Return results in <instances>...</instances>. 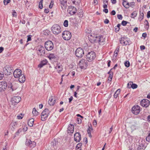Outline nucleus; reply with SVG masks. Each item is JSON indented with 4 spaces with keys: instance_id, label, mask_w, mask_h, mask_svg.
Here are the masks:
<instances>
[{
    "instance_id": "a19ab883",
    "label": "nucleus",
    "mask_w": 150,
    "mask_h": 150,
    "mask_svg": "<svg viewBox=\"0 0 150 150\" xmlns=\"http://www.w3.org/2000/svg\"><path fill=\"white\" fill-rule=\"evenodd\" d=\"M42 1L43 0H41L39 2V7L41 9L42 8L43 6H42Z\"/></svg>"
},
{
    "instance_id": "c85d7f7f",
    "label": "nucleus",
    "mask_w": 150,
    "mask_h": 150,
    "mask_svg": "<svg viewBox=\"0 0 150 150\" xmlns=\"http://www.w3.org/2000/svg\"><path fill=\"white\" fill-rule=\"evenodd\" d=\"M32 113L34 116H37L38 115L39 113L36 110L35 108H34L33 109Z\"/></svg>"
},
{
    "instance_id": "603ef678",
    "label": "nucleus",
    "mask_w": 150,
    "mask_h": 150,
    "mask_svg": "<svg viewBox=\"0 0 150 150\" xmlns=\"http://www.w3.org/2000/svg\"><path fill=\"white\" fill-rule=\"evenodd\" d=\"M77 120V123L78 124H80L81 122V119L79 118H77L76 119Z\"/></svg>"
},
{
    "instance_id": "72a5a7b5",
    "label": "nucleus",
    "mask_w": 150,
    "mask_h": 150,
    "mask_svg": "<svg viewBox=\"0 0 150 150\" xmlns=\"http://www.w3.org/2000/svg\"><path fill=\"white\" fill-rule=\"evenodd\" d=\"M58 144V142L56 141V140L54 139L53 141H52L51 143V144L53 147L56 146Z\"/></svg>"
},
{
    "instance_id": "6e6d98bb",
    "label": "nucleus",
    "mask_w": 150,
    "mask_h": 150,
    "mask_svg": "<svg viewBox=\"0 0 150 150\" xmlns=\"http://www.w3.org/2000/svg\"><path fill=\"white\" fill-rule=\"evenodd\" d=\"M82 144L81 143H78L76 145V148H81V146H82Z\"/></svg>"
},
{
    "instance_id": "4be33fe9",
    "label": "nucleus",
    "mask_w": 150,
    "mask_h": 150,
    "mask_svg": "<svg viewBox=\"0 0 150 150\" xmlns=\"http://www.w3.org/2000/svg\"><path fill=\"white\" fill-rule=\"evenodd\" d=\"M48 103L50 105H53L55 103V100L53 99L52 97H51L50 98Z\"/></svg>"
},
{
    "instance_id": "58836bf2",
    "label": "nucleus",
    "mask_w": 150,
    "mask_h": 150,
    "mask_svg": "<svg viewBox=\"0 0 150 150\" xmlns=\"http://www.w3.org/2000/svg\"><path fill=\"white\" fill-rule=\"evenodd\" d=\"M23 130L24 132H26L28 129V127L25 124L23 125Z\"/></svg>"
},
{
    "instance_id": "6ab92c4d",
    "label": "nucleus",
    "mask_w": 150,
    "mask_h": 150,
    "mask_svg": "<svg viewBox=\"0 0 150 150\" xmlns=\"http://www.w3.org/2000/svg\"><path fill=\"white\" fill-rule=\"evenodd\" d=\"M93 129L91 126V124H90L88 125V128L87 129V133L88 136L91 138L92 136L91 135V132L93 131Z\"/></svg>"
},
{
    "instance_id": "5fc2aeb1",
    "label": "nucleus",
    "mask_w": 150,
    "mask_h": 150,
    "mask_svg": "<svg viewBox=\"0 0 150 150\" xmlns=\"http://www.w3.org/2000/svg\"><path fill=\"white\" fill-rule=\"evenodd\" d=\"M4 74L3 72L0 73V80L2 79L4 77Z\"/></svg>"
},
{
    "instance_id": "20e7f679",
    "label": "nucleus",
    "mask_w": 150,
    "mask_h": 150,
    "mask_svg": "<svg viewBox=\"0 0 150 150\" xmlns=\"http://www.w3.org/2000/svg\"><path fill=\"white\" fill-rule=\"evenodd\" d=\"M45 47L48 51H50L54 48V45L53 42L49 40L46 42L45 44Z\"/></svg>"
},
{
    "instance_id": "e2e57ef3",
    "label": "nucleus",
    "mask_w": 150,
    "mask_h": 150,
    "mask_svg": "<svg viewBox=\"0 0 150 150\" xmlns=\"http://www.w3.org/2000/svg\"><path fill=\"white\" fill-rule=\"evenodd\" d=\"M147 17L148 18H149L150 17V11H149L147 12Z\"/></svg>"
},
{
    "instance_id": "1a4fd4ad",
    "label": "nucleus",
    "mask_w": 150,
    "mask_h": 150,
    "mask_svg": "<svg viewBox=\"0 0 150 150\" xmlns=\"http://www.w3.org/2000/svg\"><path fill=\"white\" fill-rule=\"evenodd\" d=\"M3 71L5 75H8L12 74L11 72H13V70L9 66H6L3 69Z\"/></svg>"
},
{
    "instance_id": "a18cd8bd",
    "label": "nucleus",
    "mask_w": 150,
    "mask_h": 150,
    "mask_svg": "<svg viewBox=\"0 0 150 150\" xmlns=\"http://www.w3.org/2000/svg\"><path fill=\"white\" fill-rule=\"evenodd\" d=\"M10 2V0H4V3L5 5H7Z\"/></svg>"
},
{
    "instance_id": "393cba45",
    "label": "nucleus",
    "mask_w": 150,
    "mask_h": 150,
    "mask_svg": "<svg viewBox=\"0 0 150 150\" xmlns=\"http://www.w3.org/2000/svg\"><path fill=\"white\" fill-rule=\"evenodd\" d=\"M34 121V119L33 118L29 119L28 122V125L30 127L33 126Z\"/></svg>"
},
{
    "instance_id": "2f4dec72",
    "label": "nucleus",
    "mask_w": 150,
    "mask_h": 150,
    "mask_svg": "<svg viewBox=\"0 0 150 150\" xmlns=\"http://www.w3.org/2000/svg\"><path fill=\"white\" fill-rule=\"evenodd\" d=\"M120 43L122 44L123 45H125V42L124 41V37H122L120 38Z\"/></svg>"
},
{
    "instance_id": "13d9d810",
    "label": "nucleus",
    "mask_w": 150,
    "mask_h": 150,
    "mask_svg": "<svg viewBox=\"0 0 150 150\" xmlns=\"http://www.w3.org/2000/svg\"><path fill=\"white\" fill-rule=\"evenodd\" d=\"M55 68L56 69H61V68L62 69H63V68L62 67V66L61 65H57L55 67Z\"/></svg>"
},
{
    "instance_id": "de8ad7c7",
    "label": "nucleus",
    "mask_w": 150,
    "mask_h": 150,
    "mask_svg": "<svg viewBox=\"0 0 150 150\" xmlns=\"http://www.w3.org/2000/svg\"><path fill=\"white\" fill-rule=\"evenodd\" d=\"M22 131V129L21 128H20L19 129L17 132L16 133V135H18L20 133H21Z\"/></svg>"
},
{
    "instance_id": "bb28decb",
    "label": "nucleus",
    "mask_w": 150,
    "mask_h": 150,
    "mask_svg": "<svg viewBox=\"0 0 150 150\" xmlns=\"http://www.w3.org/2000/svg\"><path fill=\"white\" fill-rule=\"evenodd\" d=\"M122 5L126 8H129L130 6L129 3V2L126 1V0L123 1Z\"/></svg>"
},
{
    "instance_id": "412c9836",
    "label": "nucleus",
    "mask_w": 150,
    "mask_h": 150,
    "mask_svg": "<svg viewBox=\"0 0 150 150\" xmlns=\"http://www.w3.org/2000/svg\"><path fill=\"white\" fill-rule=\"evenodd\" d=\"M84 65V59H82L79 62L78 66L81 69H83Z\"/></svg>"
},
{
    "instance_id": "4d7b16f0",
    "label": "nucleus",
    "mask_w": 150,
    "mask_h": 150,
    "mask_svg": "<svg viewBox=\"0 0 150 150\" xmlns=\"http://www.w3.org/2000/svg\"><path fill=\"white\" fill-rule=\"evenodd\" d=\"M118 18L120 20H122V16L121 14H118L117 16Z\"/></svg>"
},
{
    "instance_id": "aec40b11",
    "label": "nucleus",
    "mask_w": 150,
    "mask_h": 150,
    "mask_svg": "<svg viewBox=\"0 0 150 150\" xmlns=\"http://www.w3.org/2000/svg\"><path fill=\"white\" fill-rule=\"evenodd\" d=\"M18 81L21 83H23L24 82L25 80V76L23 74L20 76L18 78Z\"/></svg>"
},
{
    "instance_id": "37998d69",
    "label": "nucleus",
    "mask_w": 150,
    "mask_h": 150,
    "mask_svg": "<svg viewBox=\"0 0 150 150\" xmlns=\"http://www.w3.org/2000/svg\"><path fill=\"white\" fill-rule=\"evenodd\" d=\"M125 66L126 67H129L130 66V63L128 61H126L124 63Z\"/></svg>"
},
{
    "instance_id": "bf43d9fd",
    "label": "nucleus",
    "mask_w": 150,
    "mask_h": 150,
    "mask_svg": "<svg viewBox=\"0 0 150 150\" xmlns=\"http://www.w3.org/2000/svg\"><path fill=\"white\" fill-rule=\"evenodd\" d=\"M27 42L30 41L31 40V35H28L27 36Z\"/></svg>"
},
{
    "instance_id": "7c9ffc66",
    "label": "nucleus",
    "mask_w": 150,
    "mask_h": 150,
    "mask_svg": "<svg viewBox=\"0 0 150 150\" xmlns=\"http://www.w3.org/2000/svg\"><path fill=\"white\" fill-rule=\"evenodd\" d=\"M124 41L125 42V45H129L130 44V41L127 38L124 37Z\"/></svg>"
},
{
    "instance_id": "c756f323",
    "label": "nucleus",
    "mask_w": 150,
    "mask_h": 150,
    "mask_svg": "<svg viewBox=\"0 0 150 150\" xmlns=\"http://www.w3.org/2000/svg\"><path fill=\"white\" fill-rule=\"evenodd\" d=\"M48 57L50 60H52V59L55 58V57L54 54H50L48 56Z\"/></svg>"
},
{
    "instance_id": "c9c22d12",
    "label": "nucleus",
    "mask_w": 150,
    "mask_h": 150,
    "mask_svg": "<svg viewBox=\"0 0 150 150\" xmlns=\"http://www.w3.org/2000/svg\"><path fill=\"white\" fill-rule=\"evenodd\" d=\"M73 3L76 5H78L80 3V0H71Z\"/></svg>"
},
{
    "instance_id": "f257e3e1",
    "label": "nucleus",
    "mask_w": 150,
    "mask_h": 150,
    "mask_svg": "<svg viewBox=\"0 0 150 150\" xmlns=\"http://www.w3.org/2000/svg\"><path fill=\"white\" fill-rule=\"evenodd\" d=\"M88 39L91 42L98 43L100 45H103L105 41V38L103 36L94 34L89 35L88 36Z\"/></svg>"
},
{
    "instance_id": "ea45409f",
    "label": "nucleus",
    "mask_w": 150,
    "mask_h": 150,
    "mask_svg": "<svg viewBox=\"0 0 150 150\" xmlns=\"http://www.w3.org/2000/svg\"><path fill=\"white\" fill-rule=\"evenodd\" d=\"M119 50V47H117L114 52L115 54L114 55H115V57H117L118 54V53Z\"/></svg>"
},
{
    "instance_id": "b1692460",
    "label": "nucleus",
    "mask_w": 150,
    "mask_h": 150,
    "mask_svg": "<svg viewBox=\"0 0 150 150\" xmlns=\"http://www.w3.org/2000/svg\"><path fill=\"white\" fill-rule=\"evenodd\" d=\"M17 124V122H12L10 124V127L13 130H14L16 127Z\"/></svg>"
},
{
    "instance_id": "cd10ccee",
    "label": "nucleus",
    "mask_w": 150,
    "mask_h": 150,
    "mask_svg": "<svg viewBox=\"0 0 150 150\" xmlns=\"http://www.w3.org/2000/svg\"><path fill=\"white\" fill-rule=\"evenodd\" d=\"M120 89H118L115 92L114 95V98H116L118 95L120 94Z\"/></svg>"
},
{
    "instance_id": "f704fd0d",
    "label": "nucleus",
    "mask_w": 150,
    "mask_h": 150,
    "mask_svg": "<svg viewBox=\"0 0 150 150\" xmlns=\"http://www.w3.org/2000/svg\"><path fill=\"white\" fill-rule=\"evenodd\" d=\"M144 13H143L142 12L140 13V15L139 18V20L140 21H141L144 18Z\"/></svg>"
},
{
    "instance_id": "69168bd1",
    "label": "nucleus",
    "mask_w": 150,
    "mask_h": 150,
    "mask_svg": "<svg viewBox=\"0 0 150 150\" xmlns=\"http://www.w3.org/2000/svg\"><path fill=\"white\" fill-rule=\"evenodd\" d=\"M73 99V97L72 96H71L69 98V103H70L71 101Z\"/></svg>"
},
{
    "instance_id": "9d476101",
    "label": "nucleus",
    "mask_w": 150,
    "mask_h": 150,
    "mask_svg": "<svg viewBox=\"0 0 150 150\" xmlns=\"http://www.w3.org/2000/svg\"><path fill=\"white\" fill-rule=\"evenodd\" d=\"M132 113L135 115H138L140 112V107L138 105L134 106L132 108Z\"/></svg>"
},
{
    "instance_id": "6e6552de",
    "label": "nucleus",
    "mask_w": 150,
    "mask_h": 150,
    "mask_svg": "<svg viewBox=\"0 0 150 150\" xmlns=\"http://www.w3.org/2000/svg\"><path fill=\"white\" fill-rule=\"evenodd\" d=\"M84 54L83 50L80 47L77 49L75 52L76 56L78 57H81Z\"/></svg>"
},
{
    "instance_id": "39448f33",
    "label": "nucleus",
    "mask_w": 150,
    "mask_h": 150,
    "mask_svg": "<svg viewBox=\"0 0 150 150\" xmlns=\"http://www.w3.org/2000/svg\"><path fill=\"white\" fill-rule=\"evenodd\" d=\"M96 57L95 54L93 52H89L86 55L87 60L89 62L92 61Z\"/></svg>"
},
{
    "instance_id": "473e14b6",
    "label": "nucleus",
    "mask_w": 150,
    "mask_h": 150,
    "mask_svg": "<svg viewBox=\"0 0 150 150\" xmlns=\"http://www.w3.org/2000/svg\"><path fill=\"white\" fill-rule=\"evenodd\" d=\"M33 142L31 141L30 139H27L25 142V144L28 146H29L31 144V143Z\"/></svg>"
},
{
    "instance_id": "9b49d317",
    "label": "nucleus",
    "mask_w": 150,
    "mask_h": 150,
    "mask_svg": "<svg viewBox=\"0 0 150 150\" xmlns=\"http://www.w3.org/2000/svg\"><path fill=\"white\" fill-rule=\"evenodd\" d=\"M60 5L62 8L64 10H65L67 7V0H59Z\"/></svg>"
},
{
    "instance_id": "423d86ee",
    "label": "nucleus",
    "mask_w": 150,
    "mask_h": 150,
    "mask_svg": "<svg viewBox=\"0 0 150 150\" xmlns=\"http://www.w3.org/2000/svg\"><path fill=\"white\" fill-rule=\"evenodd\" d=\"M71 33L68 31H64L62 34V37L65 40H70L71 37Z\"/></svg>"
},
{
    "instance_id": "8fccbe9b",
    "label": "nucleus",
    "mask_w": 150,
    "mask_h": 150,
    "mask_svg": "<svg viewBox=\"0 0 150 150\" xmlns=\"http://www.w3.org/2000/svg\"><path fill=\"white\" fill-rule=\"evenodd\" d=\"M127 23H128V22L127 21H122V22L121 24L123 26H125L127 25Z\"/></svg>"
},
{
    "instance_id": "09e8293b",
    "label": "nucleus",
    "mask_w": 150,
    "mask_h": 150,
    "mask_svg": "<svg viewBox=\"0 0 150 150\" xmlns=\"http://www.w3.org/2000/svg\"><path fill=\"white\" fill-rule=\"evenodd\" d=\"M146 140L147 141L149 142L150 141V132L149 133L148 136L146 138Z\"/></svg>"
},
{
    "instance_id": "f3484780",
    "label": "nucleus",
    "mask_w": 150,
    "mask_h": 150,
    "mask_svg": "<svg viewBox=\"0 0 150 150\" xmlns=\"http://www.w3.org/2000/svg\"><path fill=\"white\" fill-rule=\"evenodd\" d=\"M81 135L78 132L75 133L74 134V140L76 142H79L81 140Z\"/></svg>"
},
{
    "instance_id": "5701e85b",
    "label": "nucleus",
    "mask_w": 150,
    "mask_h": 150,
    "mask_svg": "<svg viewBox=\"0 0 150 150\" xmlns=\"http://www.w3.org/2000/svg\"><path fill=\"white\" fill-rule=\"evenodd\" d=\"M47 60L45 59L41 61L40 64L38 65V67L40 68H42L43 66L45 65L47 63Z\"/></svg>"
},
{
    "instance_id": "4468645a",
    "label": "nucleus",
    "mask_w": 150,
    "mask_h": 150,
    "mask_svg": "<svg viewBox=\"0 0 150 150\" xmlns=\"http://www.w3.org/2000/svg\"><path fill=\"white\" fill-rule=\"evenodd\" d=\"M149 104V101L146 99H143L140 102L141 105L143 107L146 108L148 107Z\"/></svg>"
},
{
    "instance_id": "774afa93",
    "label": "nucleus",
    "mask_w": 150,
    "mask_h": 150,
    "mask_svg": "<svg viewBox=\"0 0 150 150\" xmlns=\"http://www.w3.org/2000/svg\"><path fill=\"white\" fill-rule=\"evenodd\" d=\"M104 23L106 24H108L109 23V21L108 19H106L104 21Z\"/></svg>"
},
{
    "instance_id": "3c124183",
    "label": "nucleus",
    "mask_w": 150,
    "mask_h": 150,
    "mask_svg": "<svg viewBox=\"0 0 150 150\" xmlns=\"http://www.w3.org/2000/svg\"><path fill=\"white\" fill-rule=\"evenodd\" d=\"M132 84H133V82H129L127 85V87L129 88H130L131 87H130V86H131L132 85Z\"/></svg>"
},
{
    "instance_id": "052dcab7",
    "label": "nucleus",
    "mask_w": 150,
    "mask_h": 150,
    "mask_svg": "<svg viewBox=\"0 0 150 150\" xmlns=\"http://www.w3.org/2000/svg\"><path fill=\"white\" fill-rule=\"evenodd\" d=\"M86 33L88 34V35L87 36V37H88V36L89 35H90V34L92 35L91 34H90V33H91V31L90 30H86Z\"/></svg>"
},
{
    "instance_id": "f03ea898",
    "label": "nucleus",
    "mask_w": 150,
    "mask_h": 150,
    "mask_svg": "<svg viewBox=\"0 0 150 150\" xmlns=\"http://www.w3.org/2000/svg\"><path fill=\"white\" fill-rule=\"evenodd\" d=\"M52 33L55 35H58L61 32V28L59 25L55 24L51 28Z\"/></svg>"
},
{
    "instance_id": "a878e982",
    "label": "nucleus",
    "mask_w": 150,
    "mask_h": 150,
    "mask_svg": "<svg viewBox=\"0 0 150 150\" xmlns=\"http://www.w3.org/2000/svg\"><path fill=\"white\" fill-rule=\"evenodd\" d=\"M112 70V69H110V71L108 73V74H109L108 80H109L110 81H111L112 80L113 74V72L111 71Z\"/></svg>"
},
{
    "instance_id": "c03bdc74",
    "label": "nucleus",
    "mask_w": 150,
    "mask_h": 150,
    "mask_svg": "<svg viewBox=\"0 0 150 150\" xmlns=\"http://www.w3.org/2000/svg\"><path fill=\"white\" fill-rule=\"evenodd\" d=\"M64 25L65 27H67L68 25V21L67 20L64 21Z\"/></svg>"
},
{
    "instance_id": "0e129e2a",
    "label": "nucleus",
    "mask_w": 150,
    "mask_h": 150,
    "mask_svg": "<svg viewBox=\"0 0 150 150\" xmlns=\"http://www.w3.org/2000/svg\"><path fill=\"white\" fill-rule=\"evenodd\" d=\"M116 13L115 11L114 10L112 11L111 12V14L112 15H114Z\"/></svg>"
},
{
    "instance_id": "a211bd4d",
    "label": "nucleus",
    "mask_w": 150,
    "mask_h": 150,
    "mask_svg": "<svg viewBox=\"0 0 150 150\" xmlns=\"http://www.w3.org/2000/svg\"><path fill=\"white\" fill-rule=\"evenodd\" d=\"M74 126L73 125L70 124L67 129L68 133L72 134L74 132Z\"/></svg>"
},
{
    "instance_id": "ddd939ff",
    "label": "nucleus",
    "mask_w": 150,
    "mask_h": 150,
    "mask_svg": "<svg viewBox=\"0 0 150 150\" xmlns=\"http://www.w3.org/2000/svg\"><path fill=\"white\" fill-rule=\"evenodd\" d=\"M69 13L71 15L75 14L77 11L76 8L74 6H69L68 9Z\"/></svg>"
},
{
    "instance_id": "79ce46f5",
    "label": "nucleus",
    "mask_w": 150,
    "mask_h": 150,
    "mask_svg": "<svg viewBox=\"0 0 150 150\" xmlns=\"http://www.w3.org/2000/svg\"><path fill=\"white\" fill-rule=\"evenodd\" d=\"M130 87L132 89H134L137 88L138 87V86L137 84L133 83V84H132V85L130 86Z\"/></svg>"
},
{
    "instance_id": "680f3d73",
    "label": "nucleus",
    "mask_w": 150,
    "mask_h": 150,
    "mask_svg": "<svg viewBox=\"0 0 150 150\" xmlns=\"http://www.w3.org/2000/svg\"><path fill=\"white\" fill-rule=\"evenodd\" d=\"M103 4H108V0H103Z\"/></svg>"
},
{
    "instance_id": "dca6fc26",
    "label": "nucleus",
    "mask_w": 150,
    "mask_h": 150,
    "mask_svg": "<svg viewBox=\"0 0 150 150\" xmlns=\"http://www.w3.org/2000/svg\"><path fill=\"white\" fill-rule=\"evenodd\" d=\"M21 100V97L18 96H15L12 98L11 102L14 105H16L20 102Z\"/></svg>"
},
{
    "instance_id": "49530a36",
    "label": "nucleus",
    "mask_w": 150,
    "mask_h": 150,
    "mask_svg": "<svg viewBox=\"0 0 150 150\" xmlns=\"http://www.w3.org/2000/svg\"><path fill=\"white\" fill-rule=\"evenodd\" d=\"M12 14L13 17H16L17 16V13L14 10H13Z\"/></svg>"
},
{
    "instance_id": "e433bc0d",
    "label": "nucleus",
    "mask_w": 150,
    "mask_h": 150,
    "mask_svg": "<svg viewBox=\"0 0 150 150\" xmlns=\"http://www.w3.org/2000/svg\"><path fill=\"white\" fill-rule=\"evenodd\" d=\"M137 13L136 11H134L131 14V16L132 18H134L137 16Z\"/></svg>"
},
{
    "instance_id": "2eb2a0df",
    "label": "nucleus",
    "mask_w": 150,
    "mask_h": 150,
    "mask_svg": "<svg viewBox=\"0 0 150 150\" xmlns=\"http://www.w3.org/2000/svg\"><path fill=\"white\" fill-rule=\"evenodd\" d=\"M7 83L6 81L0 82V92L4 91L6 88Z\"/></svg>"
},
{
    "instance_id": "338daca9",
    "label": "nucleus",
    "mask_w": 150,
    "mask_h": 150,
    "mask_svg": "<svg viewBox=\"0 0 150 150\" xmlns=\"http://www.w3.org/2000/svg\"><path fill=\"white\" fill-rule=\"evenodd\" d=\"M115 30L116 32H117L118 31H119V30L120 29V28H118L117 27H116V26H115Z\"/></svg>"
},
{
    "instance_id": "7ed1b4c3",
    "label": "nucleus",
    "mask_w": 150,
    "mask_h": 150,
    "mask_svg": "<svg viewBox=\"0 0 150 150\" xmlns=\"http://www.w3.org/2000/svg\"><path fill=\"white\" fill-rule=\"evenodd\" d=\"M50 111L47 108L45 109L42 112L41 115V120L42 121H45Z\"/></svg>"
},
{
    "instance_id": "864d4df0",
    "label": "nucleus",
    "mask_w": 150,
    "mask_h": 150,
    "mask_svg": "<svg viewBox=\"0 0 150 150\" xmlns=\"http://www.w3.org/2000/svg\"><path fill=\"white\" fill-rule=\"evenodd\" d=\"M131 128L132 131L135 130L136 128V126L134 125H132L131 126Z\"/></svg>"
},
{
    "instance_id": "f8f14e48",
    "label": "nucleus",
    "mask_w": 150,
    "mask_h": 150,
    "mask_svg": "<svg viewBox=\"0 0 150 150\" xmlns=\"http://www.w3.org/2000/svg\"><path fill=\"white\" fill-rule=\"evenodd\" d=\"M23 74H22V71L21 70L19 69H16L13 72V75L15 78H18L21 75Z\"/></svg>"
},
{
    "instance_id": "0eeeda50",
    "label": "nucleus",
    "mask_w": 150,
    "mask_h": 150,
    "mask_svg": "<svg viewBox=\"0 0 150 150\" xmlns=\"http://www.w3.org/2000/svg\"><path fill=\"white\" fill-rule=\"evenodd\" d=\"M38 52V54L40 56H44L45 54V50L44 47L41 45L38 47L37 48Z\"/></svg>"
},
{
    "instance_id": "4c0bfd02",
    "label": "nucleus",
    "mask_w": 150,
    "mask_h": 150,
    "mask_svg": "<svg viewBox=\"0 0 150 150\" xmlns=\"http://www.w3.org/2000/svg\"><path fill=\"white\" fill-rule=\"evenodd\" d=\"M36 145V143L34 142V141H33V142L31 143V144H30V145L29 146L30 147L32 148L34 147Z\"/></svg>"
}]
</instances>
